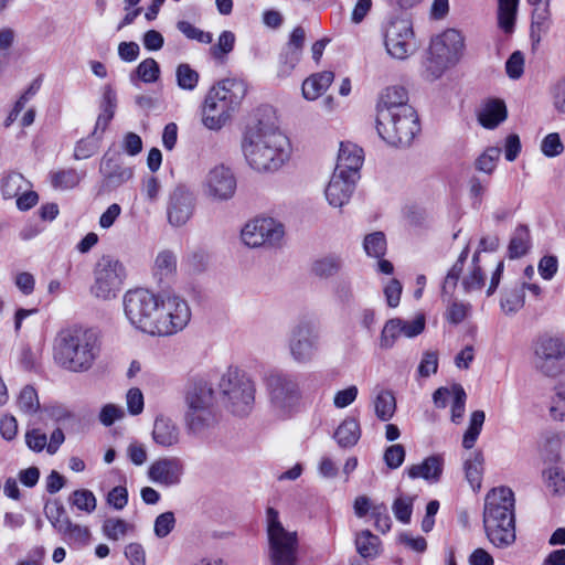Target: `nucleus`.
<instances>
[{
	"mask_svg": "<svg viewBox=\"0 0 565 565\" xmlns=\"http://www.w3.org/2000/svg\"><path fill=\"white\" fill-rule=\"evenodd\" d=\"M241 148L247 164L257 172L278 171L291 154L288 137L262 119L246 127Z\"/></svg>",
	"mask_w": 565,
	"mask_h": 565,
	"instance_id": "1",
	"label": "nucleus"
},
{
	"mask_svg": "<svg viewBox=\"0 0 565 565\" xmlns=\"http://www.w3.org/2000/svg\"><path fill=\"white\" fill-rule=\"evenodd\" d=\"M100 352V341L96 330L71 327L61 330L54 340L53 358L62 369L82 373L88 371Z\"/></svg>",
	"mask_w": 565,
	"mask_h": 565,
	"instance_id": "2",
	"label": "nucleus"
},
{
	"mask_svg": "<svg viewBox=\"0 0 565 565\" xmlns=\"http://www.w3.org/2000/svg\"><path fill=\"white\" fill-rule=\"evenodd\" d=\"M514 493L508 487L492 489L486 495L483 526L489 541L505 548L515 541Z\"/></svg>",
	"mask_w": 565,
	"mask_h": 565,
	"instance_id": "3",
	"label": "nucleus"
},
{
	"mask_svg": "<svg viewBox=\"0 0 565 565\" xmlns=\"http://www.w3.org/2000/svg\"><path fill=\"white\" fill-rule=\"evenodd\" d=\"M247 87L244 81L225 78L214 85L207 93L203 109L202 122L210 130H220L231 117L242 99Z\"/></svg>",
	"mask_w": 565,
	"mask_h": 565,
	"instance_id": "4",
	"label": "nucleus"
},
{
	"mask_svg": "<svg viewBox=\"0 0 565 565\" xmlns=\"http://www.w3.org/2000/svg\"><path fill=\"white\" fill-rule=\"evenodd\" d=\"M376 130L388 145L406 148L420 131V125L415 109L404 107L401 113L383 111L376 116Z\"/></svg>",
	"mask_w": 565,
	"mask_h": 565,
	"instance_id": "5",
	"label": "nucleus"
},
{
	"mask_svg": "<svg viewBox=\"0 0 565 565\" xmlns=\"http://www.w3.org/2000/svg\"><path fill=\"white\" fill-rule=\"evenodd\" d=\"M463 51L465 38L455 29H448L433 38L426 62L427 76L430 79L439 78L447 68L459 63Z\"/></svg>",
	"mask_w": 565,
	"mask_h": 565,
	"instance_id": "6",
	"label": "nucleus"
},
{
	"mask_svg": "<svg viewBox=\"0 0 565 565\" xmlns=\"http://www.w3.org/2000/svg\"><path fill=\"white\" fill-rule=\"evenodd\" d=\"M124 310L136 329L151 335H160V300L154 294L146 289L127 291L124 297Z\"/></svg>",
	"mask_w": 565,
	"mask_h": 565,
	"instance_id": "7",
	"label": "nucleus"
},
{
	"mask_svg": "<svg viewBox=\"0 0 565 565\" xmlns=\"http://www.w3.org/2000/svg\"><path fill=\"white\" fill-rule=\"evenodd\" d=\"M266 386L270 407L277 416L288 418L297 412L302 398L297 375L273 372L266 379Z\"/></svg>",
	"mask_w": 565,
	"mask_h": 565,
	"instance_id": "8",
	"label": "nucleus"
},
{
	"mask_svg": "<svg viewBox=\"0 0 565 565\" xmlns=\"http://www.w3.org/2000/svg\"><path fill=\"white\" fill-rule=\"evenodd\" d=\"M266 519L271 565H296L297 532H289L282 526L278 511L274 508H267Z\"/></svg>",
	"mask_w": 565,
	"mask_h": 565,
	"instance_id": "9",
	"label": "nucleus"
},
{
	"mask_svg": "<svg viewBox=\"0 0 565 565\" xmlns=\"http://www.w3.org/2000/svg\"><path fill=\"white\" fill-rule=\"evenodd\" d=\"M533 366L547 377H556L563 372L565 339L558 334L543 332L532 341Z\"/></svg>",
	"mask_w": 565,
	"mask_h": 565,
	"instance_id": "10",
	"label": "nucleus"
},
{
	"mask_svg": "<svg viewBox=\"0 0 565 565\" xmlns=\"http://www.w3.org/2000/svg\"><path fill=\"white\" fill-rule=\"evenodd\" d=\"M214 401L212 385L204 379H192L188 383L185 402L188 412L185 422L190 430L196 433L209 425L212 418L211 407Z\"/></svg>",
	"mask_w": 565,
	"mask_h": 565,
	"instance_id": "11",
	"label": "nucleus"
},
{
	"mask_svg": "<svg viewBox=\"0 0 565 565\" xmlns=\"http://www.w3.org/2000/svg\"><path fill=\"white\" fill-rule=\"evenodd\" d=\"M220 390L227 398L231 412L238 416L247 415L255 402L254 382L245 372L230 367L220 381Z\"/></svg>",
	"mask_w": 565,
	"mask_h": 565,
	"instance_id": "12",
	"label": "nucleus"
},
{
	"mask_svg": "<svg viewBox=\"0 0 565 565\" xmlns=\"http://www.w3.org/2000/svg\"><path fill=\"white\" fill-rule=\"evenodd\" d=\"M241 239L245 247L253 248L286 244L285 225L273 217H254L241 230Z\"/></svg>",
	"mask_w": 565,
	"mask_h": 565,
	"instance_id": "13",
	"label": "nucleus"
},
{
	"mask_svg": "<svg viewBox=\"0 0 565 565\" xmlns=\"http://www.w3.org/2000/svg\"><path fill=\"white\" fill-rule=\"evenodd\" d=\"M127 277L126 268L118 259L109 255H103L94 268V285L92 292L100 299H109L120 290Z\"/></svg>",
	"mask_w": 565,
	"mask_h": 565,
	"instance_id": "14",
	"label": "nucleus"
},
{
	"mask_svg": "<svg viewBox=\"0 0 565 565\" xmlns=\"http://www.w3.org/2000/svg\"><path fill=\"white\" fill-rule=\"evenodd\" d=\"M319 333L308 318L299 319L290 329L288 348L292 360L299 364L311 362L318 351Z\"/></svg>",
	"mask_w": 565,
	"mask_h": 565,
	"instance_id": "15",
	"label": "nucleus"
},
{
	"mask_svg": "<svg viewBox=\"0 0 565 565\" xmlns=\"http://www.w3.org/2000/svg\"><path fill=\"white\" fill-rule=\"evenodd\" d=\"M384 44L387 53L397 60H405L416 50L411 20L391 19L384 26Z\"/></svg>",
	"mask_w": 565,
	"mask_h": 565,
	"instance_id": "16",
	"label": "nucleus"
},
{
	"mask_svg": "<svg viewBox=\"0 0 565 565\" xmlns=\"http://www.w3.org/2000/svg\"><path fill=\"white\" fill-rule=\"evenodd\" d=\"M160 335H171L183 330L190 319L191 310L188 302L179 296H168L160 300L159 312Z\"/></svg>",
	"mask_w": 565,
	"mask_h": 565,
	"instance_id": "17",
	"label": "nucleus"
},
{
	"mask_svg": "<svg viewBox=\"0 0 565 565\" xmlns=\"http://www.w3.org/2000/svg\"><path fill=\"white\" fill-rule=\"evenodd\" d=\"M195 196L184 184H178L169 194L167 216L172 226L184 225L193 215Z\"/></svg>",
	"mask_w": 565,
	"mask_h": 565,
	"instance_id": "18",
	"label": "nucleus"
},
{
	"mask_svg": "<svg viewBox=\"0 0 565 565\" xmlns=\"http://www.w3.org/2000/svg\"><path fill=\"white\" fill-rule=\"evenodd\" d=\"M204 189L211 199L227 201L235 194L236 178L228 167L217 164L207 172L204 180Z\"/></svg>",
	"mask_w": 565,
	"mask_h": 565,
	"instance_id": "19",
	"label": "nucleus"
},
{
	"mask_svg": "<svg viewBox=\"0 0 565 565\" xmlns=\"http://www.w3.org/2000/svg\"><path fill=\"white\" fill-rule=\"evenodd\" d=\"M99 173L103 177L102 186L107 191L119 188L134 175L132 169L122 164L120 154L110 151L103 156Z\"/></svg>",
	"mask_w": 565,
	"mask_h": 565,
	"instance_id": "20",
	"label": "nucleus"
},
{
	"mask_svg": "<svg viewBox=\"0 0 565 565\" xmlns=\"http://www.w3.org/2000/svg\"><path fill=\"white\" fill-rule=\"evenodd\" d=\"M183 475L184 462L179 457L159 458L148 469L149 479L164 487L178 486Z\"/></svg>",
	"mask_w": 565,
	"mask_h": 565,
	"instance_id": "21",
	"label": "nucleus"
},
{
	"mask_svg": "<svg viewBox=\"0 0 565 565\" xmlns=\"http://www.w3.org/2000/svg\"><path fill=\"white\" fill-rule=\"evenodd\" d=\"M363 160L362 148L352 142H341L334 172L359 179Z\"/></svg>",
	"mask_w": 565,
	"mask_h": 565,
	"instance_id": "22",
	"label": "nucleus"
},
{
	"mask_svg": "<svg viewBox=\"0 0 565 565\" xmlns=\"http://www.w3.org/2000/svg\"><path fill=\"white\" fill-rule=\"evenodd\" d=\"M356 180L333 171L324 191L329 204L333 207H342L347 204L354 191Z\"/></svg>",
	"mask_w": 565,
	"mask_h": 565,
	"instance_id": "23",
	"label": "nucleus"
},
{
	"mask_svg": "<svg viewBox=\"0 0 565 565\" xmlns=\"http://www.w3.org/2000/svg\"><path fill=\"white\" fill-rule=\"evenodd\" d=\"M444 463L443 455H431L425 458L420 463L408 467L406 473L411 479L422 478L429 483H436L443 476Z\"/></svg>",
	"mask_w": 565,
	"mask_h": 565,
	"instance_id": "24",
	"label": "nucleus"
},
{
	"mask_svg": "<svg viewBox=\"0 0 565 565\" xmlns=\"http://www.w3.org/2000/svg\"><path fill=\"white\" fill-rule=\"evenodd\" d=\"M493 249H477L471 259L470 273L463 278L462 287L466 292L480 290L486 282L483 267L490 263V252Z\"/></svg>",
	"mask_w": 565,
	"mask_h": 565,
	"instance_id": "25",
	"label": "nucleus"
},
{
	"mask_svg": "<svg viewBox=\"0 0 565 565\" xmlns=\"http://www.w3.org/2000/svg\"><path fill=\"white\" fill-rule=\"evenodd\" d=\"M477 117L483 128L494 129L508 117L505 103L499 98H490L481 105Z\"/></svg>",
	"mask_w": 565,
	"mask_h": 565,
	"instance_id": "26",
	"label": "nucleus"
},
{
	"mask_svg": "<svg viewBox=\"0 0 565 565\" xmlns=\"http://www.w3.org/2000/svg\"><path fill=\"white\" fill-rule=\"evenodd\" d=\"M152 439L160 447H172L180 440V429L169 417L157 416L152 428Z\"/></svg>",
	"mask_w": 565,
	"mask_h": 565,
	"instance_id": "27",
	"label": "nucleus"
},
{
	"mask_svg": "<svg viewBox=\"0 0 565 565\" xmlns=\"http://www.w3.org/2000/svg\"><path fill=\"white\" fill-rule=\"evenodd\" d=\"M117 108V94L111 85L107 84L103 88V95L99 103V115L97 117L93 135H97L100 130V135L107 129L109 122L115 116Z\"/></svg>",
	"mask_w": 565,
	"mask_h": 565,
	"instance_id": "28",
	"label": "nucleus"
},
{
	"mask_svg": "<svg viewBox=\"0 0 565 565\" xmlns=\"http://www.w3.org/2000/svg\"><path fill=\"white\" fill-rule=\"evenodd\" d=\"M407 90L402 86L387 87L381 95L377 105V116L383 111L401 113L404 107H412L408 103Z\"/></svg>",
	"mask_w": 565,
	"mask_h": 565,
	"instance_id": "29",
	"label": "nucleus"
},
{
	"mask_svg": "<svg viewBox=\"0 0 565 565\" xmlns=\"http://www.w3.org/2000/svg\"><path fill=\"white\" fill-rule=\"evenodd\" d=\"M334 79L330 71L317 73L305 79L302 83V95L306 99L315 100L321 96Z\"/></svg>",
	"mask_w": 565,
	"mask_h": 565,
	"instance_id": "30",
	"label": "nucleus"
},
{
	"mask_svg": "<svg viewBox=\"0 0 565 565\" xmlns=\"http://www.w3.org/2000/svg\"><path fill=\"white\" fill-rule=\"evenodd\" d=\"M361 437V428L356 418L347 417L335 429L333 438L342 448L355 446Z\"/></svg>",
	"mask_w": 565,
	"mask_h": 565,
	"instance_id": "31",
	"label": "nucleus"
},
{
	"mask_svg": "<svg viewBox=\"0 0 565 565\" xmlns=\"http://www.w3.org/2000/svg\"><path fill=\"white\" fill-rule=\"evenodd\" d=\"M85 171L74 168L51 171L49 174L51 185L56 190H71L77 186L85 178Z\"/></svg>",
	"mask_w": 565,
	"mask_h": 565,
	"instance_id": "32",
	"label": "nucleus"
},
{
	"mask_svg": "<svg viewBox=\"0 0 565 565\" xmlns=\"http://www.w3.org/2000/svg\"><path fill=\"white\" fill-rule=\"evenodd\" d=\"M518 7L519 0H498V26L507 34L514 31Z\"/></svg>",
	"mask_w": 565,
	"mask_h": 565,
	"instance_id": "33",
	"label": "nucleus"
},
{
	"mask_svg": "<svg viewBox=\"0 0 565 565\" xmlns=\"http://www.w3.org/2000/svg\"><path fill=\"white\" fill-rule=\"evenodd\" d=\"M551 26V12L548 2L535 4L532 12L531 39L535 42L541 41V35L546 34Z\"/></svg>",
	"mask_w": 565,
	"mask_h": 565,
	"instance_id": "34",
	"label": "nucleus"
},
{
	"mask_svg": "<svg viewBox=\"0 0 565 565\" xmlns=\"http://www.w3.org/2000/svg\"><path fill=\"white\" fill-rule=\"evenodd\" d=\"M524 299L525 282L505 289L502 294L500 305L507 315H512L524 306Z\"/></svg>",
	"mask_w": 565,
	"mask_h": 565,
	"instance_id": "35",
	"label": "nucleus"
},
{
	"mask_svg": "<svg viewBox=\"0 0 565 565\" xmlns=\"http://www.w3.org/2000/svg\"><path fill=\"white\" fill-rule=\"evenodd\" d=\"M483 461V454L480 450L475 451L471 458L465 460L466 479L473 490L481 487Z\"/></svg>",
	"mask_w": 565,
	"mask_h": 565,
	"instance_id": "36",
	"label": "nucleus"
},
{
	"mask_svg": "<svg viewBox=\"0 0 565 565\" xmlns=\"http://www.w3.org/2000/svg\"><path fill=\"white\" fill-rule=\"evenodd\" d=\"M380 539L370 530H363L355 537V546L363 558H375L379 554Z\"/></svg>",
	"mask_w": 565,
	"mask_h": 565,
	"instance_id": "37",
	"label": "nucleus"
},
{
	"mask_svg": "<svg viewBox=\"0 0 565 565\" xmlns=\"http://www.w3.org/2000/svg\"><path fill=\"white\" fill-rule=\"evenodd\" d=\"M376 417L382 422L390 420L396 411V401L391 391H381L374 401Z\"/></svg>",
	"mask_w": 565,
	"mask_h": 565,
	"instance_id": "38",
	"label": "nucleus"
},
{
	"mask_svg": "<svg viewBox=\"0 0 565 565\" xmlns=\"http://www.w3.org/2000/svg\"><path fill=\"white\" fill-rule=\"evenodd\" d=\"M29 185L28 180L19 172H9L1 179V193L4 200L18 196L24 186Z\"/></svg>",
	"mask_w": 565,
	"mask_h": 565,
	"instance_id": "39",
	"label": "nucleus"
},
{
	"mask_svg": "<svg viewBox=\"0 0 565 565\" xmlns=\"http://www.w3.org/2000/svg\"><path fill=\"white\" fill-rule=\"evenodd\" d=\"M177 270V258L170 249H163L157 255L153 275L161 281L164 277L172 275Z\"/></svg>",
	"mask_w": 565,
	"mask_h": 565,
	"instance_id": "40",
	"label": "nucleus"
},
{
	"mask_svg": "<svg viewBox=\"0 0 565 565\" xmlns=\"http://www.w3.org/2000/svg\"><path fill=\"white\" fill-rule=\"evenodd\" d=\"M484 419H486V414L483 411H475L471 414L470 420H469V426H468L467 430L465 431L463 438H462V447L463 448L471 449L475 446V444L482 430Z\"/></svg>",
	"mask_w": 565,
	"mask_h": 565,
	"instance_id": "41",
	"label": "nucleus"
},
{
	"mask_svg": "<svg viewBox=\"0 0 565 565\" xmlns=\"http://www.w3.org/2000/svg\"><path fill=\"white\" fill-rule=\"evenodd\" d=\"M484 419H486V414L483 411H475L471 414L470 420H469V426H468L467 430L465 431L463 438H462V447L463 448L471 449L475 446V444L482 430Z\"/></svg>",
	"mask_w": 565,
	"mask_h": 565,
	"instance_id": "42",
	"label": "nucleus"
},
{
	"mask_svg": "<svg viewBox=\"0 0 565 565\" xmlns=\"http://www.w3.org/2000/svg\"><path fill=\"white\" fill-rule=\"evenodd\" d=\"M302 53L284 45L278 61L277 74L279 77H288L300 62Z\"/></svg>",
	"mask_w": 565,
	"mask_h": 565,
	"instance_id": "43",
	"label": "nucleus"
},
{
	"mask_svg": "<svg viewBox=\"0 0 565 565\" xmlns=\"http://www.w3.org/2000/svg\"><path fill=\"white\" fill-rule=\"evenodd\" d=\"M103 135H93V132L75 143L73 158L75 160H84L93 157L99 148V141Z\"/></svg>",
	"mask_w": 565,
	"mask_h": 565,
	"instance_id": "44",
	"label": "nucleus"
},
{
	"mask_svg": "<svg viewBox=\"0 0 565 565\" xmlns=\"http://www.w3.org/2000/svg\"><path fill=\"white\" fill-rule=\"evenodd\" d=\"M19 409L28 415L35 414L40 409V401L36 390L32 385H25L17 401Z\"/></svg>",
	"mask_w": 565,
	"mask_h": 565,
	"instance_id": "45",
	"label": "nucleus"
},
{
	"mask_svg": "<svg viewBox=\"0 0 565 565\" xmlns=\"http://www.w3.org/2000/svg\"><path fill=\"white\" fill-rule=\"evenodd\" d=\"M175 78L179 88L192 92L198 86L200 75L188 63H181L177 66Z\"/></svg>",
	"mask_w": 565,
	"mask_h": 565,
	"instance_id": "46",
	"label": "nucleus"
},
{
	"mask_svg": "<svg viewBox=\"0 0 565 565\" xmlns=\"http://www.w3.org/2000/svg\"><path fill=\"white\" fill-rule=\"evenodd\" d=\"M467 394L465 388L459 383L452 384V403L450 408V419L452 423L458 424L463 418L466 411Z\"/></svg>",
	"mask_w": 565,
	"mask_h": 565,
	"instance_id": "47",
	"label": "nucleus"
},
{
	"mask_svg": "<svg viewBox=\"0 0 565 565\" xmlns=\"http://www.w3.org/2000/svg\"><path fill=\"white\" fill-rule=\"evenodd\" d=\"M403 334V330H402V319L399 318H393V319H390L382 332H381V338H380V345L382 349H391L396 339Z\"/></svg>",
	"mask_w": 565,
	"mask_h": 565,
	"instance_id": "48",
	"label": "nucleus"
},
{
	"mask_svg": "<svg viewBox=\"0 0 565 565\" xmlns=\"http://www.w3.org/2000/svg\"><path fill=\"white\" fill-rule=\"evenodd\" d=\"M70 501L78 510L84 511L86 513L94 512L97 503L95 494L87 489L75 490L71 494Z\"/></svg>",
	"mask_w": 565,
	"mask_h": 565,
	"instance_id": "49",
	"label": "nucleus"
},
{
	"mask_svg": "<svg viewBox=\"0 0 565 565\" xmlns=\"http://www.w3.org/2000/svg\"><path fill=\"white\" fill-rule=\"evenodd\" d=\"M469 249H462L457 262L452 265V267L448 270L447 276L443 284V292H450L449 289H454L459 280V277L462 273L465 263L468 258Z\"/></svg>",
	"mask_w": 565,
	"mask_h": 565,
	"instance_id": "50",
	"label": "nucleus"
},
{
	"mask_svg": "<svg viewBox=\"0 0 565 565\" xmlns=\"http://www.w3.org/2000/svg\"><path fill=\"white\" fill-rule=\"evenodd\" d=\"M500 156H501V148L489 147L477 159L476 168L479 171L491 174L497 167V162H498Z\"/></svg>",
	"mask_w": 565,
	"mask_h": 565,
	"instance_id": "51",
	"label": "nucleus"
},
{
	"mask_svg": "<svg viewBox=\"0 0 565 565\" xmlns=\"http://www.w3.org/2000/svg\"><path fill=\"white\" fill-rule=\"evenodd\" d=\"M135 74L143 83H154L160 76V66L156 60L148 57L137 66Z\"/></svg>",
	"mask_w": 565,
	"mask_h": 565,
	"instance_id": "52",
	"label": "nucleus"
},
{
	"mask_svg": "<svg viewBox=\"0 0 565 565\" xmlns=\"http://www.w3.org/2000/svg\"><path fill=\"white\" fill-rule=\"evenodd\" d=\"M177 29L189 40L204 44H210L213 40L212 33L205 32L184 20L178 21Z\"/></svg>",
	"mask_w": 565,
	"mask_h": 565,
	"instance_id": "53",
	"label": "nucleus"
},
{
	"mask_svg": "<svg viewBox=\"0 0 565 565\" xmlns=\"http://www.w3.org/2000/svg\"><path fill=\"white\" fill-rule=\"evenodd\" d=\"M546 486L554 494L565 493V473L559 467H551L543 472Z\"/></svg>",
	"mask_w": 565,
	"mask_h": 565,
	"instance_id": "54",
	"label": "nucleus"
},
{
	"mask_svg": "<svg viewBox=\"0 0 565 565\" xmlns=\"http://www.w3.org/2000/svg\"><path fill=\"white\" fill-rule=\"evenodd\" d=\"M235 44V35L231 31H223L217 44L213 45L210 51L215 60H222L226 54L233 51Z\"/></svg>",
	"mask_w": 565,
	"mask_h": 565,
	"instance_id": "55",
	"label": "nucleus"
},
{
	"mask_svg": "<svg viewBox=\"0 0 565 565\" xmlns=\"http://www.w3.org/2000/svg\"><path fill=\"white\" fill-rule=\"evenodd\" d=\"M175 526L174 513L171 511L159 514L154 520L153 532L157 537L168 536Z\"/></svg>",
	"mask_w": 565,
	"mask_h": 565,
	"instance_id": "56",
	"label": "nucleus"
},
{
	"mask_svg": "<svg viewBox=\"0 0 565 565\" xmlns=\"http://www.w3.org/2000/svg\"><path fill=\"white\" fill-rule=\"evenodd\" d=\"M406 456L405 447L401 444L388 446L383 455V460L387 468L394 470L399 468Z\"/></svg>",
	"mask_w": 565,
	"mask_h": 565,
	"instance_id": "57",
	"label": "nucleus"
},
{
	"mask_svg": "<svg viewBox=\"0 0 565 565\" xmlns=\"http://www.w3.org/2000/svg\"><path fill=\"white\" fill-rule=\"evenodd\" d=\"M392 510L399 522L404 524L409 523L413 513V499L408 497L396 498L393 502Z\"/></svg>",
	"mask_w": 565,
	"mask_h": 565,
	"instance_id": "58",
	"label": "nucleus"
},
{
	"mask_svg": "<svg viewBox=\"0 0 565 565\" xmlns=\"http://www.w3.org/2000/svg\"><path fill=\"white\" fill-rule=\"evenodd\" d=\"M541 151L547 158L559 156L564 151V145L557 132L546 135L541 142Z\"/></svg>",
	"mask_w": 565,
	"mask_h": 565,
	"instance_id": "59",
	"label": "nucleus"
},
{
	"mask_svg": "<svg viewBox=\"0 0 565 565\" xmlns=\"http://www.w3.org/2000/svg\"><path fill=\"white\" fill-rule=\"evenodd\" d=\"M128 523L121 519L109 518L103 524L104 534L113 541H117L127 533Z\"/></svg>",
	"mask_w": 565,
	"mask_h": 565,
	"instance_id": "60",
	"label": "nucleus"
},
{
	"mask_svg": "<svg viewBox=\"0 0 565 565\" xmlns=\"http://www.w3.org/2000/svg\"><path fill=\"white\" fill-rule=\"evenodd\" d=\"M339 268L340 264L338 259L331 256L318 259L312 264L313 274L321 278H327L334 275Z\"/></svg>",
	"mask_w": 565,
	"mask_h": 565,
	"instance_id": "61",
	"label": "nucleus"
},
{
	"mask_svg": "<svg viewBox=\"0 0 565 565\" xmlns=\"http://www.w3.org/2000/svg\"><path fill=\"white\" fill-rule=\"evenodd\" d=\"M550 414L556 420L565 419V384L555 387V396L552 399Z\"/></svg>",
	"mask_w": 565,
	"mask_h": 565,
	"instance_id": "62",
	"label": "nucleus"
},
{
	"mask_svg": "<svg viewBox=\"0 0 565 565\" xmlns=\"http://www.w3.org/2000/svg\"><path fill=\"white\" fill-rule=\"evenodd\" d=\"M505 71L510 78L518 79L524 71V56L520 51L513 52L505 63Z\"/></svg>",
	"mask_w": 565,
	"mask_h": 565,
	"instance_id": "63",
	"label": "nucleus"
},
{
	"mask_svg": "<svg viewBox=\"0 0 565 565\" xmlns=\"http://www.w3.org/2000/svg\"><path fill=\"white\" fill-rule=\"evenodd\" d=\"M371 515L374 519V525L377 531L386 533L391 530L392 520L387 514V509L384 504L373 507Z\"/></svg>",
	"mask_w": 565,
	"mask_h": 565,
	"instance_id": "64",
	"label": "nucleus"
}]
</instances>
